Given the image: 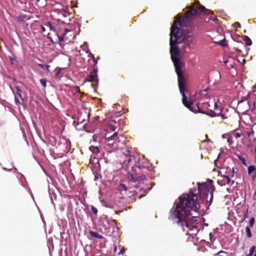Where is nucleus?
Masks as SVG:
<instances>
[{"instance_id": "de8ad7c7", "label": "nucleus", "mask_w": 256, "mask_h": 256, "mask_svg": "<svg viewBox=\"0 0 256 256\" xmlns=\"http://www.w3.org/2000/svg\"><path fill=\"white\" fill-rule=\"evenodd\" d=\"M242 61H243V62H244V63H246V59H244H244H243Z\"/></svg>"}, {"instance_id": "20e7f679", "label": "nucleus", "mask_w": 256, "mask_h": 256, "mask_svg": "<svg viewBox=\"0 0 256 256\" xmlns=\"http://www.w3.org/2000/svg\"><path fill=\"white\" fill-rule=\"evenodd\" d=\"M122 162L126 167H131V172H138L140 174L141 172L147 174L148 172H152L154 170L152 164L146 161L144 158L141 160L140 158L137 155L130 156L128 158V160H124Z\"/></svg>"}, {"instance_id": "7ed1b4c3", "label": "nucleus", "mask_w": 256, "mask_h": 256, "mask_svg": "<svg viewBox=\"0 0 256 256\" xmlns=\"http://www.w3.org/2000/svg\"><path fill=\"white\" fill-rule=\"evenodd\" d=\"M186 86V81L178 85L180 92L182 96V102L184 106L188 108L190 111L194 113L200 112L206 114L211 117L216 116L218 112L209 108L208 107H210V106L209 102H198L195 105L194 102H188L187 97L185 94L187 91Z\"/></svg>"}, {"instance_id": "4468645a", "label": "nucleus", "mask_w": 256, "mask_h": 256, "mask_svg": "<svg viewBox=\"0 0 256 256\" xmlns=\"http://www.w3.org/2000/svg\"><path fill=\"white\" fill-rule=\"evenodd\" d=\"M238 130H240L238 129H236L232 132L230 134L231 136H232V138H235L236 139L240 138L241 136H244V132L241 133L239 132Z\"/></svg>"}, {"instance_id": "f257e3e1", "label": "nucleus", "mask_w": 256, "mask_h": 256, "mask_svg": "<svg viewBox=\"0 0 256 256\" xmlns=\"http://www.w3.org/2000/svg\"><path fill=\"white\" fill-rule=\"evenodd\" d=\"M187 8L189 10L185 12L184 17H182L180 14L177 15L178 20L174 22L170 32V53L178 76V85L186 82V80L181 70L182 63L180 60L179 50L176 44L180 43L184 40L188 42H192L193 38L190 36L186 38L181 36L180 34V29L178 28L177 23L182 26L187 27L188 22L194 20L197 16L201 18L202 16H204L206 14V15L209 14H207L208 10H206L204 6H201L198 0H196L190 6H188Z\"/></svg>"}, {"instance_id": "a211bd4d", "label": "nucleus", "mask_w": 256, "mask_h": 256, "mask_svg": "<svg viewBox=\"0 0 256 256\" xmlns=\"http://www.w3.org/2000/svg\"><path fill=\"white\" fill-rule=\"evenodd\" d=\"M256 256V246H252L249 250V254L246 255V256Z\"/></svg>"}, {"instance_id": "9b49d317", "label": "nucleus", "mask_w": 256, "mask_h": 256, "mask_svg": "<svg viewBox=\"0 0 256 256\" xmlns=\"http://www.w3.org/2000/svg\"><path fill=\"white\" fill-rule=\"evenodd\" d=\"M105 138V143L108 146L114 149H117V146L115 144L114 141L113 140L112 138H111V136H108V134H106Z\"/></svg>"}, {"instance_id": "4c0bfd02", "label": "nucleus", "mask_w": 256, "mask_h": 256, "mask_svg": "<svg viewBox=\"0 0 256 256\" xmlns=\"http://www.w3.org/2000/svg\"><path fill=\"white\" fill-rule=\"evenodd\" d=\"M42 32H44L46 30V27L44 25L42 26Z\"/></svg>"}, {"instance_id": "3c124183", "label": "nucleus", "mask_w": 256, "mask_h": 256, "mask_svg": "<svg viewBox=\"0 0 256 256\" xmlns=\"http://www.w3.org/2000/svg\"><path fill=\"white\" fill-rule=\"evenodd\" d=\"M186 46L188 47V48H190V46L189 44H188Z\"/></svg>"}, {"instance_id": "c756f323", "label": "nucleus", "mask_w": 256, "mask_h": 256, "mask_svg": "<svg viewBox=\"0 0 256 256\" xmlns=\"http://www.w3.org/2000/svg\"><path fill=\"white\" fill-rule=\"evenodd\" d=\"M40 82L41 84L45 88L46 87V80L44 79H41V80H40Z\"/></svg>"}, {"instance_id": "39448f33", "label": "nucleus", "mask_w": 256, "mask_h": 256, "mask_svg": "<svg viewBox=\"0 0 256 256\" xmlns=\"http://www.w3.org/2000/svg\"><path fill=\"white\" fill-rule=\"evenodd\" d=\"M212 182V180H209L208 182L198 184L199 194L202 200H206L208 208L210 206L213 200V192L215 188Z\"/></svg>"}, {"instance_id": "a19ab883", "label": "nucleus", "mask_w": 256, "mask_h": 256, "mask_svg": "<svg viewBox=\"0 0 256 256\" xmlns=\"http://www.w3.org/2000/svg\"><path fill=\"white\" fill-rule=\"evenodd\" d=\"M250 102L252 103L254 105V108L255 107V102H251V101H250V102H248V104H250Z\"/></svg>"}, {"instance_id": "f3484780", "label": "nucleus", "mask_w": 256, "mask_h": 256, "mask_svg": "<svg viewBox=\"0 0 256 256\" xmlns=\"http://www.w3.org/2000/svg\"><path fill=\"white\" fill-rule=\"evenodd\" d=\"M223 178L224 179L222 180H224V184L232 185L234 183V180L232 181L231 179L229 176H224Z\"/></svg>"}, {"instance_id": "473e14b6", "label": "nucleus", "mask_w": 256, "mask_h": 256, "mask_svg": "<svg viewBox=\"0 0 256 256\" xmlns=\"http://www.w3.org/2000/svg\"><path fill=\"white\" fill-rule=\"evenodd\" d=\"M228 140H227V141L229 143V144H231L232 142V136H231L230 134H228Z\"/></svg>"}, {"instance_id": "2eb2a0df", "label": "nucleus", "mask_w": 256, "mask_h": 256, "mask_svg": "<svg viewBox=\"0 0 256 256\" xmlns=\"http://www.w3.org/2000/svg\"><path fill=\"white\" fill-rule=\"evenodd\" d=\"M122 156L124 158V160H128V158L130 156H134V155L131 154V152L128 148H126L122 149Z\"/></svg>"}, {"instance_id": "6e6552de", "label": "nucleus", "mask_w": 256, "mask_h": 256, "mask_svg": "<svg viewBox=\"0 0 256 256\" xmlns=\"http://www.w3.org/2000/svg\"><path fill=\"white\" fill-rule=\"evenodd\" d=\"M244 138H246V136H248L249 139V142L248 144V146H252V142H256V138L254 136V132L253 130L250 129V131H244Z\"/></svg>"}, {"instance_id": "ddd939ff", "label": "nucleus", "mask_w": 256, "mask_h": 256, "mask_svg": "<svg viewBox=\"0 0 256 256\" xmlns=\"http://www.w3.org/2000/svg\"><path fill=\"white\" fill-rule=\"evenodd\" d=\"M214 111L218 112V114L216 116H220L223 120L228 118V116H226L224 114L222 113V110L221 108L218 109V105L216 103H214Z\"/></svg>"}, {"instance_id": "6ab92c4d", "label": "nucleus", "mask_w": 256, "mask_h": 256, "mask_svg": "<svg viewBox=\"0 0 256 256\" xmlns=\"http://www.w3.org/2000/svg\"><path fill=\"white\" fill-rule=\"evenodd\" d=\"M90 234V236L92 237H94L96 238H97L98 239H103L104 238L102 235L96 232L90 230L89 232Z\"/></svg>"}, {"instance_id": "4be33fe9", "label": "nucleus", "mask_w": 256, "mask_h": 256, "mask_svg": "<svg viewBox=\"0 0 256 256\" xmlns=\"http://www.w3.org/2000/svg\"><path fill=\"white\" fill-rule=\"evenodd\" d=\"M250 98V93H248L246 96L241 97L240 100L238 102V105H240V104L242 103L244 101H247Z\"/></svg>"}, {"instance_id": "9d476101", "label": "nucleus", "mask_w": 256, "mask_h": 256, "mask_svg": "<svg viewBox=\"0 0 256 256\" xmlns=\"http://www.w3.org/2000/svg\"><path fill=\"white\" fill-rule=\"evenodd\" d=\"M248 173L249 176H251L253 181L256 179V168L254 166H250L248 167Z\"/></svg>"}, {"instance_id": "bb28decb", "label": "nucleus", "mask_w": 256, "mask_h": 256, "mask_svg": "<svg viewBox=\"0 0 256 256\" xmlns=\"http://www.w3.org/2000/svg\"><path fill=\"white\" fill-rule=\"evenodd\" d=\"M248 208H246V211L244 212V218H242L241 220V221H240V222H243L246 218H247L248 217Z\"/></svg>"}, {"instance_id": "e433bc0d", "label": "nucleus", "mask_w": 256, "mask_h": 256, "mask_svg": "<svg viewBox=\"0 0 256 256\" xmlns=\"http://www.w3.org/2000/svg\"><path fill=\"white\" fill-rule=\"evenodd\" d=\"M124 252V248H122V250H120V252H119L118 254H119V255L123 254Z\"/></svg>"}, {"instance_id": "f704fd0d", "label": "nucleus", "mask_w": 256, "mask_h": 256, "mask_svg": "<svg viewBox=\"0 0 256 256\" xmlns=\"http://www.w3.org/2000/svg\"><path fill=\"white\" fill-rule=\"evenodd\" d=\"M88 57L90 58L89 60H92L95 58L94 55L92 53H90L88 55Z\"/></svg>"}, {"instance_id": "cd10ccee", "label": "nucleus", "mask_w": 256, "mask_h": 256, "mask_svg": "<svg viewBox=\"0 0 256 256\" xmlns=\"http://www.w3.org/2000/svg\"><path fill=\"white\" fill-rule=\"evenodd\" d=\"M206 18H207V16H206V18H204V20L205 22H208L210 20H211L212 21L214 22V21H216V20H217V18L216 17L212 16H211L209 17L208 18V20H206Z\"/></svg>"}, {"instance_id": "5701e85b", "label": "nucleus", "mask_w": 256, "mask_h": 256, "mask_svg": "<svg viewBox=\"0 0 256 256\" xmlns=\"http://www.w3.org/2000/svg\"><path fill=\"white\" fill-rule=\"evenodd\" d=\"M90 150L94 154H98L100 152L98 146H91L90 148Z\"/></svg>"}, {"instance_id": "37998d69", "label": "nucleus", "mask_w": 256, "mask_h": 256, "mask_svg": "<svg viewBox=\"0 0 256 256\" xmlns=\"http://www.w3.org/2000/svg\"><path fill=\"white\" fill-rule=\"evenodd\" d=\"M222 253H224V252H222V251L220 252L217 254H218V256H219V254H222Z\"/></svg>"}, {"instance_id": "864d4df0", "label": "nucleus", "mask_w": 256, "mask_h": 256, "mask_svg": "<svg viewBox=\"0 0 256 256\" xmlns=\"http://www.w3.org/2000/svg\"><path fill=\"white\" fill-rule=\"evenodd\" d=\"M256 86H254V88H254H254H255V87H256Z\"/></svg>"}, {"instance_id": "8fccbe9b", "label": "nucleus", "mask_w": 256, "mask_h": 256, "mask_svg": "<svg viewBox=\"0 0 256 256\" xmlns=\"http://www.w3.org/2000/svg\"><path fill=\"white\" fill-rule=\"evenodd\" d=\"M220 44L221 45H222V46H224V44H223V43H222V42L220 43Z\"/></svg>"}, {"instance_id": "c85d7f7f", "label": "nucleus", "mask_w": 256, "mask_h": 256, "mask_svg": "<svg viewBox=\"0 0 256 256\" xmlns=\"http://www.w3.org/2000/svg\"><path fill=\"white\" fill-rule=\"evenodd\" d=\"M254 221H255V220H254V217L250 219V222H249V224H250V228H252L253 227V226L254 225Z\"/></svg>"}, {"instance_id": "f03ea898", "label": "nucleus", "mask_w": 256, "mask_h": 256, "mask_svg": "<svg viewBox=\"0 0 256 256\" xmlns=\"http://www.w3.org/2000/svg\"><path fill=\"white\" fill-rule=\"evenodd\" d=\"M200 208L198 196L193 192L183 194L178 198V202L172 212L173 215L178 219L177 222L188 234H196L198 232V227L190 224V220L192 218L197 217L194 213L198 212Z\"/></svg>"}, {"instance_id": "a878e982", "label": "nucleus", "mask_w": 256, "mask_h": 256, "mask_svg": "<svg viewBox=\"0 0 256 256\" xmlns=\"http://www.w3.org/2000/svg\"><path fill=\"white\" fill-rule=\"evenodd\" d=\"M38 66H40V68H41L42 69H44L45 68L48 72H49V68L50 67V66L49 65H45V64H38Z\"/></svg>"}, {"instance_id": "58836bf2", "label": "nucleus", "mask_w": 256, "mask_h": 256, "mask_svg": "<svg viewBox=\"0 0 256 256\" xmlns=\"http://www.w3.org/2000/svg\"><path fill=\"white\" fill-rule=\"evenodd\" d=\"M206 92V90L205 89L204 90H201L200 92V93L202 95H203V94H204V92Z\"/></svg>"}, {"instance_id": "aec40b11", "label": "nucleus", "mask_w": 256, "mask_h": 256, "mask_svg": "<svg viewBox=\"0 0 256 256\" xmlns=\"http://www.w3.org/2000/svg\"><path fill=\"white\" fill-rule=\"evenodd\" d=\"M44 26L46 27V30H48L51 32H54L55 28L52 26V24L50 22H47L44 24Z\"/></svg>"}, {"instance_id": "2f4dec72", "label": "nucleus", "mask_w": 256, "mask_h": 256, "mask_svg": "<svg viewBox=\"0 0 256 256\" xmlns=\"http://www.w3.org/2000/svg\"><path fill=\"white\" fill-rule=\"evenodd\" d=\"M91 210L94 214H97L98 210H97L96 208H95L94 206H91Z\"/></svg>"}, {"instance_id": "b1692460", "label": "nucleus", "mask_w": 256, "mask_h": 256, "mask_svg": "<svg viewBox=\"0 0 256 256\" xmlns=\"http://www.w3.org/2000/svg\"><path fill=\"white\" fill-rule=\"evenodd\" d=\"M244 40L245 42V44L246 46H250L252 45V40L248 36H245Z\"/></svg>"}, {"instance_id": "72a5a7b5", "label": "nucleus", "mask_w": 256, "mask_h": 256, "mask_svg": "<svg viewBox=\"0 0 256 256\" xmlns=\"http://www.w3.org/2000/svg\"><path fill=\"white\" fill-rule=\"evenodd\" d=\"M234 26L237 28H240L241 27L240 24L238 22H236L234 24Z\"/></svg>"}, {"instance_id": "7c9ffc66", "label": "nucleus", "mask_w": 256, "mask_h": 256, "mask_svg": "<svg viewBox=\"0 0 256 256\" xmlns=\"http://www.w3.org/2000/svg\"><path fill=\"white\" fill-rule=\"evenodd\" d=\"M56 78H60L62 76H60V69L59 68L56 72Z\"/></svg>"}, {"instance_id": "603ef678", "label": "nucleus", "mask_w": 256, "mask_h": 256, "mask_svg": "<svg viewBox=\"0 0 256 256\" xmlns=\"http://www.w3.org/2000/svg\"><path fill=\"white\" fill-rule=\"evenodd\" d=\"M18 95L20 96H21V94L20 93H18Z\"/></svg>"}, {"instance_id": "49530a36", "label": "nucleus", "mask_w": 256, "mask_h": 256, "mask_svg": "<svg viewBox=\"0 0 256 256\" xmlns=\"http://www.w3.org/2000/svg\"><path fill=\"white\" fill-rule=\"evenodd\" d=\"M226 136L227 135L224 134V135H222V138H226Z\"/></svg>"}, {"instance_id": "ea45409f", "label": "nucleus", "mask_w": 256, "mask_h": 256, "mask_svg": "<svg viewBox=\"0 0 256 256\" xmlns=\"http://www.w3.org/2000/svg\"><path fill=\"white\" fill-rule=\"evenodd\" d=\"M75 91H76V92H80V89L79 87H76L75 88Z\"/></svg>"}, {"instance_id": "09e8293b", "label": "nucleus", "mask_w": 256, "mask_h": 256, "mask_svg": "<svg viewBox=\"0 0 256 256\" xmlns=\"http://www.w3.org/2000/svg\"><path fill=\"white\" fill-rule=\"evenodd\" d=\"M96 137V135H94V136H93V138H94V139H95Z\"/></svg>"}, {"instance_id": "f8f14e48", "label": "nucleus", "mask_w": 256, "mask_h": 256, "mask_svg": "<svg viewBox=\"0 0 256 256\" xmlns=\"http://www.w3.org/2000/svg\"><path fill=\"white\" fill-rule=\"evenodd\" d=\"M114 144L117 146V148H118V144L121 142V139H123L124 137L122 135H118V132H114V134L111 136Z\"/></svg>"}, {"instance_id": "0eeeda50", "label": "nucleus", "mask_w": 256, "mask_h": 256, "mask_svg": "<svg viewBox=\"0 0 256 256\" xmlns=\"http://www.w3.org/2000/svg\"><path fill=\"white\" fill-rule=\"evenodd\" d=\"M128 187H126V185L124 184H121L119 186L118 190L120 192V193H121L122 195L123 196H121L120 198V200H121L122 201V202H124V196L126 195L129 198H130V196H133L134 194L133 192H130V191L128 193Z\"/></svg>"}, {"instance_id": "dca6fc26", "label": "nucleus", "mask_w": 256, "mask_h": 256, "mask_svg": "<svg viewBox=\"0 0 256 256\" xmlns=\"http://www.w3.org/2000/svg\"><path fill=\"white\" fill-rule=\"evenodd\" d=\"M70 30L66 28L64 30V32L62 34V36H58V38L60 42H63L68 40V38L66 36V32H70Z\"/></svg>"}, {"instance_id": "c03bdc74", "label": "nucleus", "mask_w": 256, "mask_h": 256, "mask_svg": "<svg viewBox=\"0 0 256 256\" xmlns=\"http://www.w3.org/2000/svg\"><path fill=\"white\" fill-rule=\"evenodd\" d=\"M16 90H18V92H20V88H18V87H16Z\"/></svg>"}, {"instance_id": "412c9836", "label": "nucleus", "mask_w": 256, "mask_h": 256, "mask_svg": "<svg viewBox=\"0 0 256 256\" xmlns=\"http://www.w3.org/2000/svg\"><path fill=\"white\" fill-rule=\"evenodd\" d=\"M90 64L92 66L93 68H98L96 66L98 64L97 60L96 58H93L92 60H88Z\"/></svg>"}, {"instance_id": "1a4fd4ad", "label": "nucleus", "mask_w": 256, "mask_h": 256, "mask_svg": "<svg viewBox=\"0 0 256 256\" xmlns=\"http://www.w3.org/2000/svg\"><path fill=\"white\" fill-rule=\"evenodd\" d=\"M98 68H93L90 74L85 78L84 82H92L98 78Z\"/></svg>"}, {"instance_id": "79ce46f5", "label": "nucleus", "mask_w": 256, "mask_h": 256, "mask_svg": "<svg viewBox=\"0 0 256 256\" xmlns=\"http://www.w3.org/2000/svg\"><path fill=\"white\" fill-rule=\"evenodd\" d=\"M214 103H216V102H213L212 103V106H210V107H208L209 108H210V109L212 110V108H213V106H214Z\"/></svg>"}, {"instance_id": "a18cd8bd", "label": "nucleus", "mask_w": 256, "mask_h": 256, "mask_svg": "<svg viewBox=\"0 0 256 256\" xmlns=\"http://www.w3.org/2000/svg\"><path fill=\"white\" fill-rule=\"evenodd\" d=\"M96 60H97V61H98V60H100V56H98L96 57Z\"/></svg>"}, {"instance_id": "393cba45", "label": "nucleus", "mask_w": 256, "mask_h": 256, "mask_svg": "<svg viewBox=\"0 0 256 256\" xmlns=\"http://www.w3.org/2000/svg\"><path fill=\"white\" fill-rule=\"evenodd\" d=\"M246 236L248 238H252V234L251 230H250V227H248V226L246 227Z\"/></svg>"}, {"instance_id": "c9c22d12", "label": "nucleus", "mask_w": 256, "mask_h": 256, "mask_svg": "<svg viewBox=\"0 0 256 256\" xmlns=\"http://www.w3.org/2000/svg\"><path fill=\"white\" fill-rule=\"evenodd\" d=\"M109 130H111L112 132L114 131L115 128H114V126H112L110 125V126Z\"/></svg>"}, {"instance_id": "5fc2aeb1", "label": "nucleus", "mask_w": 256, "mask_h": 256, "mask_svg": "<svg viewBox=\"0 0 256 256\" xmlns=\"http://www.w3.org/2000/svg\"><path fill=\"white\" fill-rule=\"evenodd\" d=\"M39 1H40V0H36L37 2H38Z\"/></svg>"}, {"instance_id": "423d86ee", "label": "nucleus", "mask_w": 256, "mask_h": 256, "mask_svg": "<svg viewBox=\"0 0 256 256\" xmlns=\"http://www.w3.org/2000/svg\"><path fill=\"white\" fill-rule=\"evenodd\" d=\"M147 174L141 172L140 174L138 172H129L128 178L130 181L135 182L136 181L144 180H146V177L148 175Z\"/></svg>"}]
</instances>
